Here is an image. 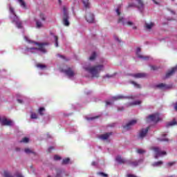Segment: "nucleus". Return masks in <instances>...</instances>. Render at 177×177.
Masks as SVG:
<instances>
[{"label":"nucleus","mask_w":177,"mask_h":177,"mask_svg":"<svg viewBox=\"0 0 177 177\" xmlns=\"http://www.w3.org/2000/svg\"><path fill=\"white\" fill-rule=\"evenodd\" d=\"M63 13H64V18H63V24L66 27L70 26V21H68V8L66 6L63 7Z\"/></svg>","instance_id":"obj_6"},{"label":"nucleus","mask_w":177,"mask_h":177,"mask_svg":"<svg viewBox=\"0 0 177 177\" xmlns=\"http://www.w3.org/2000/svg\"><path fill=\"white\" fill-rule=\"evenodd\" d=\"M134 78H143V77H146V74L145 73H136L133 75Z\"/></svg>","instance_id":"obj_28"},{"label":"nucleus","mask_w":177,"mask_h":177,"mask_svg":"<svg viewBox=\"0 0 177 177\" xmlns=\"http://www.w3.org/2000/svg\"><path fill=\"white\" fill-rule=\"evenodd\" d=\"M9 10H10V19L13 23L15 24L17 28H23V24L20 19H19V17L16 15V12H15V8L12 7V6H9Z\"/></svg>","instance_id":"obj_3"},{"label":"nucleus","mask_w":177,"mask_h":177,"mask_svg":"<svg viewBox=\"0 0 177 177\" xmlns=\"http://www.w3.org/2000/svg\"><path fill=\"white\" fill-rule=\"evenodd\" d=\"M104 59H102L94 66L86 65L84 66V70L88 73L92 78H99L100 73L104 71Z\"/></svg>","instance_id":"obj_1"},{"label":"nucleus","mask_w":177,"mask_h":177,"mask_svg":"<svg viewBox=\"0 0 177 177\" xmlns=\"http://www.w3.org/2000/svg\"><path fill=\"white\" fill-rule=\"evenodd\" d=\"M59 3H62V0H58Z\"/></svg>","instance_id":"obj_60"},{"label":"nucleus","mask_w":177,"mask_h":177,"mask_svg":"<svg viewBox=\"0 0 177 177\" xmlns=\"http://www.w3.org/2000/svg\"><path fill=\"white\" fill-rule=\"evenodd\" d=\"M113 38L115 39V41H116V42H121V39H120V37L117 35H114Z\"/></svg>","instance_id":"obj_42"},{"label":"nucleus","mask_w":177,"mask_h":177,"mask_svg":"<svg viewBox=\"0 0 177 177\" xmlns=\"http://www.w3.org/2000/svg\"><path fill=\"white\" fill-rule=\"evenodd\" d=\"M51 39L55 41V48H57L59 46V42L57 41L59 37H57V36L55 35L54 34H51Z\"/></svg>","instance_id":"obj_19"},{"label":"nucleus","mask_w":177,"mask_h":177,"mask_svg":"<svg viewBox=\"0 0 177 177\" xmlns=\"http://www.w3.org/2000/svg\"><path fill=\"white\" fill-rule=\"evenodd\" d=\"M163 164L162 161L155 162L152 164L153 167H161Z\"/></svg>","instance_id":"obj_32"},{"label":"nucleus","mask_w":177,"mask_h":177,"mask_svg":"<svg viewBox=\"0 0 177 177\" xmlns=\"http://www.w3.org/2000/svg\"><path fill=\"white\" fill-rule=\"evenodd\" d=\"M64 73L68 78H71V80H73L74 77H75V73H74V71L71 69V68H68V69L64 71Z\"/></svg>","instance_id":"obj_13"},{"label":"nucleus","mask_w":177,"mask_h":177,"mask_svg":"<svg viewBox=\"0 0 177 177\" xmlns=\"http://www.w3.org/2000/svg\"><path fill=\"white\" fill-rule=\"evenodd\" d=\"M113 77H114L113 75L106 74L103 77V78L104 80H110V78H113Z\"/></svg>","instance_id":"obj_36"},{"label":"nucleus","mask_w":177,"mask_h":177,"mask_svg":"<svg viewBox=\"0 0 177 177\" xmlns=\"http://www.w3.org/2000/svg\"><path fill=\"white\" fill-rule=\"evenodd\" d=\"M54 160H55V161H57V160H60V156H59L57 155H55L54 156Z\"/></svg>","instance_id":"obj_48"},{"label":"nucleus","mask_w":177,"mask_h":177,"mask_svg":"<svg viewBox=\"0 0 177 177\" xmlns=\"http://www.w3.org/2000/svg\"><path fill=\"white\" fill-rule=\"evenodd\" d=\"M151 150H153V151L154 152L155 158H158V157H162V156L167 155V152H165V151H161V149H160V148L157 147H152L151 148Z\"/></svg>","instance_id":"obj_7"},{"label":"nucleus","mask_w":177,"mask_h":177,"mask_svg":"<svg viewBox=\"0 0 177 177\" xmlns=\"http://www.w3.org/2000/svg\"><path fill=\"white\" fill-rule=\"evenodd\" d=\"M30 142V138L25 137L24 138L21 140V143H28Z\"/></svg>","instance_id":"obj_37"},{"label":"nucleus","mask_w":177,"mask_h":177,"mask_svg":"<svg viewBox=\"0 0 177 177\" xmlns=\"http://www.w3.org/2000/svg\"><path fill=\"white\" fill-rule=\"evenodd\" d=\"M15 151H20V148L16 147L15 148Z\"/></svg>","instance_id":"obj_55"},{"label":"nucleus","mask_w":177,"mask_h":177,"mask_svg":"<svg viewBox=\"0 0 177 177\" xmlns=\"http://www.w3.org/2000/svg\"><path fill=\"white\" fill-rule=\"evenodd\" d=\"M176 70H177L176 66L169 70L165 75V78H169V77H172V75L175 74V72L176 71Z\"/></svg>","instance_id":"obj_15"},{"label":"nucleus","mask_w":177,"mask_h":177,"mask_svg":"<svg viewBox=\"0 0 177 177\" xmlns=\"http://www.w3.org/2000/svg\"><path fill=\"white\" fill-rule=\"evenodd\" d=\"M24 151L26 154H34L35 156L37 154V153L30 148H26Z\"/></svg>","instance_id":"obj_27"},{"label":"nucleus","mask_w":177,"mask_h":177,"mask_svg":"<svg viewBox=\"0 0 177 177\" xmlns=\"http://www.w3.org/2000/svg\"><path fill=\"white\" fill-rule=\"evenodd\" d=\"M163 136H167V134H163Z\"/></svg>","instance_id":"obj_63"},{"label":"nucleus","mask_w":177,"mask_h":177,"mask_svg":"<svg viewBox=\"0 0 177 177\" xmlns=\"http://www.w3.org/2000/svg\"><path fill=\"white\" fill-rule=\"evenodd\" d=\"M118 22L120 24H122L123 26H125V24H127V26L132 27L133 30H138V27L136 26L135 23L132 22L131 21H126L125 18H124V17H120L118 18Z\"/></svg>","instance_id":"obj_5"},{"label":"nucleus","mask_w":177,"mask_h":177,"mask_svg":"<svg viewBox=\"0 0 177 177\" xmlns=\"http://www.w3.org/2000/svg\"><path fill=\"white\" fill-rule=\"evenodd\" d=\"M151 70H153V71L158 70V68L156 66L151 65Z\"/></svg>","instance_id":"obj_46"},{"label":"nucleus","mask_w":177,"mask_h":177,"mask_svg":"<svg viewBox=\"0 0 177 177\" xmlns=\"http://www.w3.org/2000/svg\"><path fill=\"white\" fill-rule=\"evenodd\" d=\"M138 2L137 8L138 10L142 13L143 10H145V4L143 3V1L142 0H136Z\"/></svg>","instance_id":"obj_16"},{"label":"nucleus","mask_w":177,"mask_h":177,"mask_svg":"<svg viewBox=\"0 0 177 177\" xmlns=\"http://www.w3.org/2000/svg\"><path fill=\"white\" fill-rule=\"evenodd\" d=\"M174 109L177 111V102L175 104Z\"/></svg>","instance_id":"obj_56"},{"label":"nucleus","mask_w":177,"mask_h":177,"mask_svg":"<svg viewBox=\"0 0 177 177\" xmlns=\"http://www.w3.org/2000/svg\"><path fill=\"white\" fill-rule=\"evenodd\" d=\"M176 119H174L172 121L166 123V127L167 128H169V127H174L176 125Z\"/></svg>","instance_id":"obj_24"},{"label":"nucleus","mask_w":177,"mask_h":177,"mask_svg":"<svg viewBox=\"0 0 177 177\" xmlns=\"http://www.w3.org/2000/svg\"><path fill=\"white\" fill-rule=\"evenodd\" d=\"M60 57H62V59H64V57L63 55H60Z\"/></svg>","instance_id":"obj_61"},{"label":"nucleus","mask_w":177,"mask_h":177,"mask_svg":"<svg viewBox=\"0 0 177 177\" xmlns=\"http://www.w3.org/2000/svg\"><path fill=\"white\" fill-rule=\"evenodd\" d=\"M86 20L87 23H95V15L92 12H87L86 14Z\"/></svg>","instance_id":"obj_11"},{"label":"nucleus","mask_w":177,"mask_h":177,"mask_svg":"<svg viewBox=\"0 0 177 177\" xmlns=\"http://www.w3.org/2000/svg\"><path fill=\"white\" fill-rule=\"evenodd\" d=\"M4 176L5 177H13V176H12V174L8 172V171H6L4 173Z\"/></svg>","instance_id":"obj_43"},{"label":"nucleus","mask_w":177,"mask_h":177,"mask_svg":"<svg viewBox=\"0 0 177 177\" xmlns=\"http://www.w3.org/2000/svg\"><path fill=\"white\" fill-rule=\"evenodd\" d=\"M137 153L138 154H145V153H146V151L145 149H137Z\"/></svg>","instance_id":"obj_39"},{"label":"nucleus","mask_w":177,"mask_h":177,"mask_svg":"<svg viewBox=\"0 0 177 177\" xmlns=\"http://www.w3.org/2000/svg\"><path fill=\"white\" fill-rule=\"evenodd\" d=\"M118 111H122L124 110V106H122V107H118Z\"/></svg>","instance_id":"obj_52"},{"label":"nucleus","mask_w":177,"mask_h":177,"mask_svg":"<svg viewBox=\"0 0 177 177\" xmlns=\"http://www.w3.org/2000/svg\"><path fill=\"white\" fill-rule=\"evenodd\" d=\"M62 174H63V171H62V170H58V171H57V175H56L55 177H63Z\"/></svg>","instance_id":"obj_38"},{"label":"nucleus","mask_w":177,"mask_h":177,"mask_svg":"<svg viewBox=\"0 0 177 177\" xmlns=\"http://www.w3.org/2000/svg\"><path fill=\"white\" fill-rule=\"evenodd\" d=\"M161 120L160 117V114L158 113H153L152 115H149L147 118V122H158Z\"/></svg>","instance_id":"obj_8"},{"label":"nucleus","mask_w":177,"mask_h":177,"mask_svg":"<svg viewBox=\"0 0 177 177\" xmlns=\"http://www.w3.org/2000/svg\"><path fill=\"white\" fill-rule=\"evenodd\" d=\"M153 2H154V3H156V5H158V3L157 1H156V0H152Z\"/></svg>","instance_id":"obj_57"},{"label":"nucleus","mask_w":177,"mask_h":177,"mask_svg":"<svg viewBox=\"0 0 177 177\" xmlns=\"http://www.w3.org/2000/svg\"><path fill=\"white\" fill-rule=\"evenodd\" d=\"M115 160L119 164H128L129 165H131V167H138L140 162H143L142 159H140L138 161L127 160L125 158H121L120 156H117Z\"/></svg>","instance_id":"obj_4"},{"label":"nucleus","mask_w":177,"mask_h":177,"mask_svg":"<svg viewBox=\"0 0 177 177\" xmlns=\"http://www.w3.org/2000/svg\"><path fill=\"white\" fill-rule=\"evenodd\" d=\"M147 132H149V127H147L146 129H142L139 133V138L140 139H143L146 135H147Z\"/></svg>","instance_id":"obj_17"},{"label":"nucleus","mask_w":177,"mask_h":177,"mask_svg":"<svg viewBox=\"0 0 177 177\" xmlns=\"http://www.w3.org/2000/svg\"><path fill=\"white\" fill-rule=\"evenodd\" d=\"M136 122H138L136 120H131L126 125L123 126V129H124V131H129V129L133 127V125H136Z\"/></svg>","instance_id":"obj_10"},{"label":"nucleus","mask_w":177,"mask_h":177,"mask_svg":"<svg viewBox=\"0 0 177 177\" xmlns=\"http://www.w3.org/2000/svg\"><path fill=\"white\" fill-rule=\"evenodd\" d=\"M154 26H155L154 22H146L145 24V27L146 30H151V28H153Z\"/></svg>","instance_id":"obj_20"},{"label":"nucleus","mask_w":177,"mask_h":177,"mask_svg":"<svg viewBox=\"0 0 177 177\" xmlns=\"http://www.w3.org/2000/svg\"><path fill=\"white\" fill-rule=\"evenodd\" d=\"M131 99H135V97H131Z\"/></svg>","instance_id":"obj_62"},{"label":"nucleus","mask_w":177,"mask_h":177,"mask_svg":"<svg viewBox=\"0 0 177 177\" xmlns=\"http://www.w3.org/2000/svg\"><path fill=\"white\" fill-rule=\"evenodd\" d=\"M16 177H24V176H23V175H21V174H20V173H17Z\"/></svg>","instance_id":"obj_51"},{"label":"nucleus","mask_w":177,"mask_h":177,"mask_svg":"<svg viewBox=\"0 0 177 177\" xmlns=\"http://www.w3.org/2000/svg\"><path fill=\"white\" fill-rule=\"evenodd\" d=\"M62 164H64V165H67V164H70V159L68 158H64L62 161Z\"/></svg>","instance_id":"obj_34"},{"label":"nucleus","mask_w":177,"mask_h":177,"mask_svg":"<svg viewBox=\"0 0 177 177\" xmlns=\"http://www.w3.org/2000/svg\"><path fill=\"white\" fill-rule=\"evenodd\" d=\"M115 12H116L117 16H120V15H121V9L117 8L115 10Z\"/></svg>","instance_id":"obj_44"},{"label":"nucleus","mask_w":177,"mask_h":177,"mask_svg":"<svg viewBox=\"0 0 177 177\" xmlns=\"http://www.w3.org/2000/svg\"><path fill=\"white\" fill-rule=\"evenodd\" d=\"M136 5L134 3H129L128 5V8H135Z\"/></svg>","instance_id":"obj_45"},{"label":"nucleus","mask_w":177,"mask_h":177,"mask_svg":"<svg viewBox=\"0 0 177 177\" xmlns=\"http://www.w3.org/2000/svg\"><path fill=\"white\" fill-rule=\"evenodd\" d=\"M111 135V133H106L104 134H102L100 136V139H101V140H107V139H109V138H110Z\"/></svg>","instance_id":"obj_22"},{"label":"nucleus","mask_w":177,"mask_h":177,"mask_svg":"<svg viewBox=\"0 0 177 177\" xmlns=\"http://www.w3.org/2000/svg\"><path fill=\"white\" fill-rule=\"evenodd\" d=\"M38 113L40 115H44L45 114V108L41 107L38 110Z\"/></svg>","instance_id":"obj_31"},{"label":"nucleus","mask_w":177,"mask_h":177,"mask_svg":"<svg viewBox=\"0 0 177 177\" xmlns=\"http://www.w3.org/2000/svg\"><path fill=\"white\" fill-rule=\"evenodd\" d=\"M132 85L135 86V88H141L140 84L135 82H131Z\"/></svg>","instance_id":"obj_40"},{"label":"nucleus","mask_w":177,"mask_h":177,"mask_svg":"<svg viewBox=\"0 0 177 177\" xmlns=\"http://www.w3.org/2000/svg\"><path fill=\"white\" fill-rule=\"evenodd\" d=\"M98 174L100 175V176L107 177V174H106L104 173H99Z\"/></svg>","instance_id":"obj_49"},{"label":"nucleus","mask_w":177,"mask_h":177,"mask_svg":"<svg viewBox=\"0 0 177 177\" xmlns=\"http://www.w3.org/2000/svg\"><path fill=\"white\" fill-rule=\"evenodd\" d=\"M82 3L85 9H91V2H89V0H82Z\"/></svg>","instance_id":"obj_21"},{"label":"nucleus","mask_w":177,"mask_h":177,"mask_svg":"<svg viewBox=\"0 0 177 177\" xmlns=\"http://www.w3.org/2000/svg\"><path fill=\"white\" fill-rule=\"evenodd\" d=\"M1 124L6 125L7 127H13V125H15V122L10 119L4 118L1 120Z\"/></svg>","instance_id":"obj_12"},{"label":"nucleus","mask_w":177,"mask_h":177,"mask_svg":"<svg viewBox=\"0 0 177 177\" xmlns=\"http://www.w3.org/2000/svg\"><path fill=\"white\" fill-rule=\"evenodd\" d=\"M156 88H159V89H167L168 88V86L164 83H160L156 85Z\"/></svg>","instance_id":"obj_26"},{"label":"nucleus","mask_w":177,"mask_h":177,"mask_svg":"<svg viewBox=\"0 0 177 177\" xmlns=\"http://www.w3.org/2000/svg\"><path fill=\"white\" fill-rule=\"evenodd\" d=\"M19 5L21 6L22 9L27 10L28 9V6H27V3L24 0H17Z\"/></svg>","instance_id":"obj_18"},{"label":"nucleus","mask_w":177,"mask_h":177,"mask_svg":"<svg viewBox=\"0 0 177 177\" xmlns=\"http://www.w3.org/2000/svg\"><path fill=\"white\" fill-rule=\"evenodd\" d=\"M91 165H92L93 167H95V165H96V162H91Z\"/></svg>","instance_id":"obj_54"},{"label":"nucleus","mask_w":177,"mask_h":177,"mask_svg":"<svg viewBox=\"0 0 177 177\" xmlns=\"http://www.w3.org/2000/svg\"><path fill=\"white\" fill-rule=\"evenodd\" d=\"M36 67H37V68H39L40 70H45V68H46V65L43 64H37L36 65Z\"/></svg>","instance_id":"obj_29"},{"label":"nucleus","mask_w":177,"mask_h":177,"mask_svg":"<svg viewBox=\"0 0 177 177\" xmlns=\"http://www.w3.org/2000/svg\"><path fill=\"white\" fill-rule=\"evenodd\" d=\"M52 149H53V147H50L49 148V151H50V150H52Z\"/></svg>","instance_id":"obj_59"},{"label":"nucleus","mask_w":177,"mask_h":177,"mask_svg":"<svg viewBox=\"0 0 177 177\" xmlns=\"http://www.w3.org/2000/svg\"><path fill=\"white\" fill-rule=\"evenodd\" d=\"M39 17L42 21H45V20H46V15H45L44 13H40Z\"/></svg>","instance_id":"obj_35"},{"label":"nucleus","mask_w":177,"mask_h":177,"mask_svg":"<svg viewBox=\"0 0 177 177\" xmlns=\"http://www.w3.org/2000/svg\"><path fill=\"white\" fill-rule=\"evenodd\" d=\"M17 102L19 103L20 104H22V103H23V100H22L21 99H20V98H18V99L17 100Z\"/></svg>","instance_id":"obj_50"},{"label":"nucleus","mask_w":177,"mask_h":177,"mask_svg":"<svg viewBox=\"0 0 177 177\" xmlns=\"http://www.w3.org/2000/svg\"><path fill=\"white\" fill-rule=\"evenodd\" d=\"M160 140L162 142H168V138H161Z\"/></svg>","instance_id":"obj_53"},{"label":"nucleus","mask_w":177,"mask_h":177,"mask_svg":"<svg viewBox=\"0 0 177 177\" xmlns=\"http://www.w3.org/2000/svg\"><path fill=\"white\" fill-rule=\"evenodd\" d=\"M96 57H97V55L96 54V53H93L89 57V60H91V62H93V60H95Z\"/></svg>","instance_id":"obj_30"},{"label":"nucleus","mask_w":177,"mask_h":177,"mask_svg":"<svg viewBox=\"0 0 177 177\" xmlns=\"http://www.w3.org/2000/svg\"><path fill=\"white\" fill-rule=\"evenodd\" d=\"M128 97H124L123 95H119L117 96H115L112 98V100L111 101H106V106H112V104H114V100H120V99H127Z\"/></svg>","instance_id":"obj_9"},{"label":"nucleus","mask_w":177,"mask_h":177,"mask_svg":"<svg viewBox=\"0 0 177 177\" xmlns=\"http://www.w3.org/2000/svg\"><path fill=\"white\" fill-rule=\"evenodd\" d=\"M25 41L28 43V47L26 48V53H46L45 49V44H39L35 41H31L28 37H24Z\"/></svg>","instance_id":"obj_2"},{"label":"nucleus","mask_w":177,"mask_h":177,"mask_svg":"<svg viewBox=\"0 0 177 177\" xmlns=\"http://www.w3.org/2000/svg\"><path fill=\"white\" fill-rule=\"evenodd\" d=\"M142 104V101L140 100H137V101H134L133 102H130L127 104V107H129V106H139V104Z\"/></svg>","instance_id":"obj_23"},{"label":"nucleus","mask_w":177,"mask_h":177,"mask_svg":"<svg viewBox=\"0 0 177 177\" xmlns=\"http://www.w3.org/2000/svg\"><path fill=\"white\" fill-rule=\"evenodd\" d=\"M30 118L32 120H37V118H38V115H37V113H35L34 112H31V113H30Z\"/></svg>","instance_id":"obj_33"},{"label":"nucleus","mask_w":177,"mask_h":177,"mask_svg":"<svg viewBox=\"0 0 177 177\" xmlns=\"http://www.w3.org/2000/svg\"><path fill=\"white\" fill-rule=\"evenodd\" d=\"M36 28H43L44 27V24L42 23V21H41V20L39 19H36Z\"/></svg>","instance_id":"obj_25"},{"label":"nucleus","mask_w":177,"mask_h":177,"mask_svg":"<svg viewBox=\"0 0 177 177\" xmlns=\"http://www.w3.org/2000/svg\"><path fill=\"white\" fill-rule=\"evenodd\" d=\"M48 177H50V176H48Z\"/></svg>","instance_id":"obj_64"},{"label":"nucleus","mask_w":177,"mask_h":177,"mask_svg":"<svg viewBox=\"0 0 177 177\" xmlns=\"http://www.w3.org/2000/svg\"><path fill=\"white\" fill-rule=\"evenodd\" d=\"M97 118V116L95 117H86V120H87V121H92L93 120H95Z\"/></svg>","instance_id":"obj_41"},{"label":"nucleus","mask_w":177,"mask_h":177,"mask_svg":"<svg viewBox=\"0 0 177 177\" xmlns=\"http://www.w3.org/2000/svg\"><path fill=\"white\" fill-rule=\"evenodd\" d=\"M136 53L139 57V59H142V60H147L149 59V57L143 55L140 53V48L138 47L136 50Z\"/></svg>","instance_id":"obj_14"},{"label":"nucleus","mask_w":177,"mask_h":177,"mask_svg":"<svg viewBox=\"0 0 177 177\" xmlns=\"http://www.w3.org/2000/svg\"><path fill=\"white\" fill-rule=\"evenodd\" d=\"M18 97H21V95L20 94H17Z\"/></svg>","instance_id":"obj_58"},{"label":"nucleus","mask_w":177,"mask_h":177,"mask_svg":"<svg viewBox=\"0 0 177 177\" xmlns=\"http://www.w3.org/2000/svg\"><path fill=\"white\" fill-rule=\"evenodd\" d=\"M168 167H172V165H175V162H169L167 163Z\"/></svg>","instance_id":"obj_47"}]
</instances>
